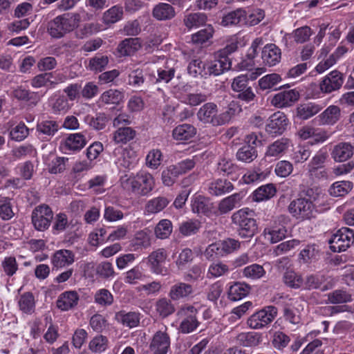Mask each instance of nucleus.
<instances>
[{
  "instance_id": "1",
  "label": "nucleus",
  "mask_w": 354,
  "mask_h": 354,
  "mask_svg": "<svg viewBox=\"0 0 354 354\" xmlns=\"http://www.w3.org/2000/svg\"><path fill=\"white\" fill-rule=\"evenodd\" d=\"M80 15L66 12L60 15L48 23V33L55 39H60L77 27Z\"/></svg>"
},
{
  "instance_id": "2",
  "label": "nucleus",
  "mask_w": 354,
  "mask_h": 354,
  "mask_svg": "<svg viewBox=\"0 0 354 354\" xmlns=\"http://www.w3.org/2000/svg\"><path fill=\"white\" fill-rule=\"evenodd\" d=\"M231 218L241 238L250 239L258 232V225L253 218L252 210L248 208L241 209L233 213Z\"/></svg>"
},
{
  "instance_id": "3",
  "label": "nucleus",
  "mask_w": 354,
  "mask_h": 354,
  "mask_svg": "<svg viewBox=\"0 0 354 354\" xmlns=\"http://www.w3.org/2000/svg\"><path fill=\"white\" fill-rule=\"evenodd\" d=\"M257 75L254 73L248 75H241L233 79L231 84L232 91L236 93L238 99L246 102H251L255 97V94L252 91V86L250 85L249 80H254Z\"/></svg>"
},
{
  "instance_id": "4",
  "label": "nucleus",
  "mask_w": 354,
  "mask_h": 354,
  "mask_svg": "<svg viewBox=\"0 0 354 354\" xmlns=\"http://www.w3.org/2000/svg\"><path fill=\"white\" fill-rule=\"evenodd\" d=\"M245 142V145L238 149L236 157L239 161L249 163L257 158L258 156L257 147L261 145L262 143L255 133L247 135Z\"/></svg>"
},
{
  "instance_id": "5",
  "label": "nucleus",
  "mask_w": 354,
  "mask_h": 354,
  "mask_svg": "<svg viewBox=\"0 0 354 354\" xmlns=\"http://www.w3.org/2000/svg\"><path fill=\"white\" fill-rule=\"evenodd\" d=\"M53 218V212L47 205H39L35 207L32 212V223L37 231L44 232L48 229Z\"/></svg>"
},
{
  "instance_id": "6",
  "label": "nucleus",
  "mask_w": 354,
  "mask_h": 354,
  "mask_svg": "<svg viewBox=\"0 0 354 354\" xmlns=\"http://www.w3.org/2000/svg\"><path fill=\"white\" fill-rule=\"evenodd\" d=\"M288 210L293 217L303 221L313 216L315 206L310 199L301 197L290 203Z\"/></svg>"
},
{
  "instance_id": "7",
  "label": "nucleus",
  "mask_w": 354,
  "mask_h": 354,
  "mask_svg": "<svg viewBox=\"0 0 354 354\" xmlns=\"http://www.w3.org/2000/svg\"><path fill=\"white\" fill-rule=\"evenodd\" d=\"M197 313V309L191 305H185L180 308L178 315L184 317L179 326L182 333H190L198 328L200 323L196 318Z\"/></svg>"
},
{
  "instance_id": "8",
  "label": "nucleus",
  "mask_w": 354,
  "mask_h": 354,
  "mask_svg": "<svg viewBox=\"0 0 354 354\" xmlns=\"http://www.w3.org/2000/svg\"><path fill=\"white\" fill-rule=\"evenodd\" d=\"M277 315V308L268 306L251 315L247 324L251 328L260 329L270 324Z\"/></svg>"
},
{
  "instance_id": "9",
  "label": "nucleus",
  "mask_w": 354,
  "mask_h": 354,
  "mask_svg": "<svg viewBox=\"0 0 354 354\" xmlns=\"http://www.w3.org/2000/svg\"><path fill=\"white\" fill-rule=\"evenodd\" d=\"M334 285L333 278L321 272L308 274L303 279V286L307 290L319 289L324 292L331 289Z\"/></svg>"
},
{
  "instance_id": "10",
  "label": "nucleus",
  "mask_w": 354,
  "mask_h": 354,
  "mask_svg": "<svg viewBox=\"0 0 354 354\" xmlns=\"http://www.w3.org/2000/svg\"><path fill=\"white\" fill-rule=\"evenodd\" d=\"M353 237L354 232L353 230L348 227H342L329 240L330 248L334 252L345 251L351 246Z\"/></svg>"
},
{
  "instance_id": "11",
  "label": "nucleus",
  "mask_w": 354,
  "mask_h": 354,
  "mask_svg": "<svg viewBox=\"0 0 354 354\" xmlns=\"http://www.w3.org/2000/svg\"><path fill=\"white\" fill-rule=\"evenodd\" d=\"M289 124L287 116L281 111L273 113L266 125V131L272 137L281 135Z\"/></svg>"
},
{
  "instance_id": "12",
  "label": "nucleus",
  "mask_w": 354,
  "mask_h": 354,
  "mask_svg": "<svg viewBox=\"0 0 354 354\" xmlns=\"http://www.w3.org/2000/svg\"><path fill=\"white\" fill-rule=\"evenodd\" d=\"M168 254L165 248H158L153 251L147 257L150 270L156 274L166 275L167 269L164 266Z\"/></svg>"
},
{
  "instance_id": "13",
  "label": "nucleus",
  "mask_w": 354,
  "mask_h": 354,
  "mask_svg": "<svg viewBox=\"0 0 354 354\" xmlns=\"http://www.w3.org/2000/svg\"><path fill=\"white\" fill-rule=\"evenodd\" d=\"M170 344V337L166 330H158L155 333L151 339L149 351L151 354H167Z\"/></svg>"
},
{
  "instance_id": "14",
  "label": "nucleus",
  "mask_w": 354,
  "mask_h": 354,
  "mask_svg": "<svg viewBox=\"0 0 354 354\" xmlns=\"http://www.w3.org/2000/svg\"><path fill=\"white\" fill-rule=\"evenodd\" d=\"M196 115L201 122L214 127L218 126V106L216 104L205 103L199 109Z\"/></svg>"
},
{
  "instance_id": "15",
  "label": "nucleus",
  "mask_w": 354,
  "mask_h": 354,
  "mask_svg": "<svg viewBox=\"0 0 354 354\" xmlns=\"http://www.w3.org/2000/svg\"><path fill=\"white\" fill-rule=\"evenodd\" d=\"M343 82V74L335 70L331 71L322 80L319 86L322 92L330 93L339 90L342 87Z\"/></svg>"
},
{
  "instance_id": "16",
  "label": "nucleus",
  "mask_w": 354,
  "mask_h": 354,
  "mask_svg": "<svg viewBox=\"0 0 354 354\" xmlns=\"http://www.w3.org/2000/svg\"><path fill=\"white\" fill-rule=\"evenodd\" d=\"M136 192L141 196H147L155 187V179L152 174L146 171L136 174Z\"/></svg>"
},
{
  "instance_id": "17",
  "label": "nucleus",
  "mask_w": 354,
  "mask_h": 354,
  "mask_svg": "<svg viewBox=\"0 0 354 354\" xmlns=\"http://www.w3.org/2000/svg\"><path fill=\"white\" fill-rule=\"evenodd\" d=\"M141 47L140 38H126L118 44L115 50V55L119 57L131 56L138 51Z\"/></svg>"
},
{
  "instance_id": "18",
  "label": "nucleus",
  "mask_w": 354,
  "mask_h": 354,
  "mask_svg": "<svg viewBox=\"0 0 354 354\" xmlns=\"http://www.w3.org/2000/svg\"><path fill=\"white\" fill-rule=\"evenodd\" d=\"M292 301L288 296H283L279 294L272 297V301L275 304L282 306L285 319L293 324H297L299 323L300 317L290 308Z\"/></svg>"
},
{
  "instance_id": "19",
  "label": "nucleus",
  "mask_w": 354,
  "mask_h": 354,
  "mask_svg": "<svg viewBox=\"0 0 354 354\" xmlns=\"http://www.w3.org/2000/svg\"><path fill=\"white\" fill-rule=\"evenodd\" d=\"M194 294V288L192 285L184 283L178 282L171 286L169 297L172 301H185L192 297Z\"/></svg>"
},
{
  "instance_id": "20",
  "label": "nucleus",
  "mask_w": 354,
  "mask_h": 354,
  "mask_svg": "<svg viewBox=\"0 0 354 354\" xmlns=\"http://www.w3.org/2000/svg\"><path fill=\"white\" fill-rule=\"evenodd\" d=\"M299 98V93L295 90L283 91L275 94L271 100V104L279 108L292 105Z\"/></svg>"
},
{
  "instance_id": "21",
  "label": "nucleus",
  "mask_w": 354,
  "mask_h": 354,
  "mask_svg": "<svg viewBox=\"0 0 354 354\" xmlns=\"http://www.w3.org/2000/svg\"><path fill=\"white\" fill-rule=\"evenodd\" d=\"M341 117V109L338 106L330 105L315 118L319 125H333Z\"/></svg>"
},
{
  "instance_id": "22",
  "label": "nucleus",
  "mask_w": 354,
  "mask_h": 354,
  "mask_svg": "<svg viewBox=\"0 0 354 354\" xmlns=\"http://www.w3.org/2000/svg\"><path fill=\"white\" fill-rule=\"evenodd\" d=\"M290 146V139L281 138L268 146L265 155L266 157L279 158L286 153Z\"/></svg>"
},
{
  "instance_id": "23",
  "label": "nucleus",
  "mask_w": 354,
  "mask_h": 354,
  "mask_svg": "<svg viewBox=\"0 0 354 354\" xmlns=\"http://www.w3.org/2000/svg\"><path fill=\"white\" fill-rule=\"evenodd\" d=\"M354 153V147L349 142H339L334 146L331 157L337 162H345Z\"/></svg>"
},
{
  "instance_id": "24",
  "label": "nucleus",
  "mask_w": 354,
  "mask_h": 354,
  "mask_svg": "<svg viewBox=\"0 0 354 354\" xmlns=\"http://www.w3.org/2000/svg\"><path fill=\"white\" fill-rule=\"evenodd\" d=\"M246 21V10L243 8H237L223 15L221 25L223 26H232L243 25Z\"/></svg>"
},
{
  "instance_id": "25",
  "label": "nucleus",
  "mask_w": 354,
  "mask_h": 354,
  "mask_svg": "<svg viewBox=\"0 0 354 354\" xmlns=\"http://www.w3.org/2000/svg\"><path fill=\"white\" fill-rule=\"evenodd\" d=\"M261 58L265 65L274 66L281 60V50L275 44H268L262 50Z\"/></svg>"
},
{
  "instance_id": "26",
  "label": "nucleus",
  "mask_w": 354,
  "mask_h": 354,
  "mask_svg": "<svg viewBox=\"0 0 354 354\" xmlns=\"http://www.w3.org/2000/svg\"><path fill=\"white\" fill-rule=\"evenodd\" d=\"M234 185L227 179L218 178L209 183L208 192L212 196H219L232 192Z\"/></svg>"
},
{
  "instance_id": "27",
  "label": "nucleus",
  "mask_w": 354,
  "mask_h": 354,
  "mask_svg": "<svg viewBox=\"0 0 354 354\" xmlns=\"http://www.w3.org/2000/svg\"><path fill=\"white\" fill-rule=\"evenodd\" d=\"M79 299L80 297L76 291H66L59 296L57 306L59 309L66 311L76 306Z\"/></svg>"
},
{
  "instance_id": "28",
  "label": "nucleus",
  "mask_w": 354,
  "mask_h": 354,
  "mask_svg": "<svg viewBox=\"0 0 354 354\" xmlns=\"http://www.w3.org/2000/svg\"><path fill=\"white\" fill-rule=\"evenodd\" d=\"M75 254L69 250H59L52 257V263L57 269L68 266L74 263Z\"/></svg>"
},
{
  "instance_id": "29",
  "label": "nucleus",
  "mask_w": 354,
  "mask_h": 354,
  "mask_svg": "<svg viewBox=\"0 0 354 354\" xmlns=\"http://www.w3.org/2000/svg\"><path fill=\"white\" fill-rule=\"evenodd\" d=\"M152 16L158 21H168L176 16V11L171 4L159 3L153 7Z\"/></svg>"
},
{
  "instance_id": "30",
  "label": "nucleus",
  "mask_w": 354,
  "mask_h": 354,
  "mask_svg": "<svg viewBox=\"0 0 354 354\" xmlns=\"http://www.w3.org/2000/svg\"><path fill=\"white\" fill-rule=\"evenodd\" d=\"M171 200L166 196H159L149 200L145 206L147 215L155 214L162 212L170 203Z\"/></svg>"
},
{
  "instance_id": "31",
  "label": "nucleus",
  "mask_w": 354,
  "mask_h": 354,
  "mask_svg": "<svg viewBox=\"0 0 354 354\" xmlns=\"http://www.w3.org/2000/svg\"><path fill=\"white\" fill-rule=\"evenodd\" d=\"M324 106L315 102L299 104L296 109V115L302 120H308L318 113Z\"/></svg>"
},
{
  "instance_id": "32",
  "label": "nucleus",
  "mask_w": 354,
  "mask_h": 354,
  "mask_svg": "<svg viewBox=\"0 0 354 354\" xmlns=\"http://www.w3.org/2000/svg\"><path fill=\"white\" fill-rule=\"evenodd\" d=\"M215 57L214 60L207 64V76L211 75H219L224 71L230 69L232 66L230 59L218 58L216 56Z\"/></svg>"
},
{
  "instance_id": "33",
  "label": "nucleus",
  "mask_w": 354,
  "mask_h": 354,
  "mask_svg": "<svg viewBox=\"0 0 354 354\" xmlns=\"http://www.w3.org/2000/svg\"><path fill=\"white\" fill-rule=\"evenodd\" d=\"M196 133V128L189 124H183L177 126L172 131L174 140L187 141L192 139Z\"/></svg>"
},
{
  "instance_id": "34",
  "label": "nucleus",
  "mask_w": 354,
  "mask_h": 354,
  "mask_svg": "<svg viewBox=\"0 0 354 354\" xmlns=\"http://www.w3.org/2000/svg\"><path fill=\"white\" fill-rule=\"evenodd\" d=\"M207 21V17L206 14L198 12H190L184 16L183 24L190 30L205 25Z\"/></svg>"
},
{
  "instance_id": "35",
  "label": "nucleus",
  "mask_w": 354,
  "mask_h": 354,
  "mask_svg": "<svg viewBox=\"0 0 354 354\" xmlns=\"http://www.w3.org/2000/svg\"><path fill=\"white\" fill-rule=\"evenodd\" d=\"M250 286L245 283L236 282L228 290V299L236 301L245 297L250 292Z\"/></svg>"
},
{
  "instance_id": "36",
  "label": "nucleus",
  "mask_w": 354,
  "mask_h": 354,
  "mask_svg": "<svg viewBox=\"0 0 354 354\" xmlns=\"http://www.w3.org/2000/svg\"><path fill=\"white\" fill-rule=\"evenodd\" d=\"M151 236L146 230H140L131 241L130 246L133 251L146 249L151 246Z\"/></svg>"
},
{
  "instance_id": "37",
  "label": "nucleus",
  "mask_w": 354,
  "mask_h": 354,
  "mask_svg": "<svg viewBox=\"0 0 354 354\" xmlns=\"http://www.w3.org/2000/svg\"><path fill=\"white\" fill-rule=\"evenodd\" d=\"M243 196L241 193H235L222 199L218 206L219 213L225 214L230 212L239 204Z\"/></svg>"
},
{
  "instance_id": "38",
  "label": "nucleus",
  "mask_w": 354,
  "mask_h": 354,
  "mask_svg": "<svg viewBox=\"0 0 354 354\" xmlns=\"http://www.w3.org/2000/svg\"><path fill=\"white\" fill-rule=\"evenodd\" d=\"M319 253L318 245L315 244L307 245L300 251L299 254V261L305 264L310 263L318 259Z\"/></svg>"
},
{
  "instance_id": "39",
  "label": "nucleus",
  "mask_w": 354,
  "mask_h": 354,
  "mask_svg": "<svg viewBox=\"0 0 354 354\" xmlns=\"http://www.w3.org/2000/svg\"><path fill=\"white\" fill-rule=\"evenodd\" d=\"M287 230L283 225L266 227L263 231L265 239L272 243H277L286 237Z\"/></svg>"
},
{
  "instance_id": "40",
  "label": "nucleus",
  "mask_w": 354,
  "mask_h": 354,
  "mask_svg": "<svg viewBox=\"0 0 354 354\" xmlns=\"http://www.w3.org/2000/svg\"><path fill=\"white\" fill-rule=\"evenodd\" d=\"M86 145V140L81 133L69 135L64 141V148L66 150L77 151L82 149Z\"/></svg>"
},
{
  "instance_id": "41",
  "label": "nucleus",
  "mask_w": 354,
  "mask_h": 354,
  "mask_svg": "<svg viewBox=\"0 0 354 354\" xmlns=\"http://www.w3.org/2000/svg\"><path fill=\"white\" fill-rule=\"evenodd\" d=\"M214 29L210 24L205 25V28L192 35V41L197 46H201L210 41L213 37Z\"/></svg>"
},
{
  "instance_id": "42",
  "label": "nucleus",
  "mask_w": 354,
  "mask_h": 354,
  "mask_svg": "<svg viewBox=\"0 0 354 354\" xmlns=\"http://www.w3.org/2000/svg\"><path fill=\"white\" fill-rule=\"evenodd\" d=\"M124 94L117 89L104 91L100 97L99 103L102 104H119L123 100Z\"/></svg>"
},
{
  "instance_id": "43",
  "label": "nucleus",
  "mask_w": 354,
  "mask_h": 354,
  "mask_svg": "<svg viewBox=\"0 0 354 354\" xmlns=\"http://www.w3.org/2000/svg\"><path fill=\"white\" fill-rule=\"evenodd\" d=\"M122 17L123 8L119 5H115L103 13L102 21L106 25H111L120 21Z\"/></svg>"
},
{
  "instance_id": "44",
  "label": "nucleus",
  "mask_w": 354,
  "mask_h": 354,
  "mask_svg": "<svg viewBox=\"0 0 354 354\" xmlns=\"http://www.w3.org/2000/svg\"><path fill=\"white\" fill-rule=\"evenodd\" d=\"M115 318L118 322L129 328L137 326L140 322L139 314L135 312L120 311L115 314Z\"/></svg>"
},
{
  "instance_id": "45",
  "label": "nucleus",
  "mask_w": 354,
  "mask_h": 354,
  "mask_svg": "<svg viewBox=\"0 0 354 354\" xmlns=\"http://www.w3.org/2000/svg\"><path fill=\"white\" fill-rule=\"evenodd\" d=\"M171 301V299L164 297L156 302L155 309L160 317L166 318L175 312L176 309Z\"/></svg>"
},
{
  "instance_id": "46",
  "label": "nucleus",
  "mask_w": 354,
  "mask_h": 354,
  "mask_svg": "<svg viewBox=\"0 0 354 354\" xmlns=\"http://www.w3.org/2000/svg\"><path fill=\"white\" fill-rule=\"evenodd\" d=\"M327 158V153L322 151H318L311 159L307 166L308 171L310 176L316 175V172L319 169H322L324 167L325 161Z\"/></svg>"
},
{
  "instance_id": "47",
  "label": "nucleus",
  "mask_w": 354,
  "mask_h": 354,
  "mask_svg": "<svg viewBox=\"0 0 354 354\" xmlns=\"http://www.w3.org/2000/svg\"><path fill=\"white\" fill-rule=\"evenodd\" d=\"M276 192L273 184L262 185L253 192V200L257 202L268 200L275 195Z\"/></svg>"
},
{
  "instance_id": "48",
  "label": "nucleus",
  "mask_w": 354,
  "mask_h": 354,
  "mask_svg": "<svg viewBox=\"0 0 354 354\" xmlns=\"http://www.w3.org/2000/svg\"><path fill=\"white\" fill-rule=\"evenodd\" d=\"M201 227V223L196 219H189L179 225V232L184 236L196 234Z\"/></svg>"
},
{
  "instance_id": "49",
  "label": "nucleus",
  "mask_w": 354,
  "mask_h": 354,
  "mask_svg": "<svg viewBox=\"0 0 354 354\" xmlns=\"http://www.w3.org/2000/svg\"><path fill=\"white\" fill-rule=\"evenodd\" d=\"M353 189V183L351 181H338L334 183L329 188V193L334 197L343 196Z\"/></svg>"
},
{
  "instance_id": "50",
  "label": "nucleus",
  "mask_w": 354,
  "mask_h": 354,
  "mask_svg": "<svg viewBox=\"0 0 354 354\" xmlns=\"http://www.w3.org/2000/svg\"><path fill=\"white\" fill-rule=\"evenodd\" d=\"M136 136V131L131 127H118L114 133L113 140L118 144H126L133 140Z\"/></svg>"
},
{
  "instance_id": "51",
  "label": "nucleus",
  "mask_w": 354,
  "mask_h": 354,
  "mask_svg": "<svg viewBox=\"0 0 354 354\" xmlns=\"http://www.w3.org/2000/svg\"><path fill=\"white\" fill-rule=\"evenodd\" d=\"M85 122L95 130L103 129L108 121L106 115L103 113H96L95 115H88L84 118Z\"/></svg>"
},
{
  "instance_id": "52",
  "label": "nucleus",
  "mask_w": 354,
  "mask_h": 354,
  "mask_svg": "<svg viewBox=\"0 0 354 354\" xmlns=\"http://www.w3.org/2000/svg\"><path fill=\"white\" fill-rule=\"evenodd\" d=\"M241 111L236 102H232L227 107L226 111L218 114V126L228 123L231 119Z\"/></svg>"
},
{
  "instance_id": "53",
  "label": "nucleus",
  "mask_w": 354,
  "mask_h": 354,
  "mask_svg": "<svg viewBox=\"0 0 354 354\" xmlns=\"http://www.w3.org/2000/svg\"><path fill=\"white\" fill-rule=\"evenodd\" d=\"M180 174L174 165L165 168L161 173V180L165 186H172L177 180Z\"/></svg>"
},
{
  "instance_id": "54",
  "label": "nucleus",
  "mask_w": 354,
  "mask_h": 354,
  "mask_svg": "<svg viewBox=\"0 0 354 354\" xmlns=\"http://www.w3.org/2000/svg\"><path fill=\"white\" fill-rule=\"evenodd\" d=\"M172 223L169 219H162L156 225L154 232L158 239H165L168 238L172 232Z\"/></svg>"
},
{
  "instance_id": "55",
  "label": "nucleus",
  "mask_w": 354,
  "mask_h": 354,
  "mask_svg": "<svg viewBox=\"0 0 354 354\" xmlns=\"http://www.w3.org/2000/svg\"><path fill=\"white\" fill-rule=\"evenodd\" d=\"M19 306L21 310L27 314H31L35 310V302L31 292H25L19 300Z\"/></svg>"
},
{
  "instance_id": "56",
  "label": "nucleus",
  "mask_w": 354,
  "mask_h": 354,
  "mask_svg": "<svg viewBox=\"0 0 354 354\" xmlns=\"http://www.w3.org/2000/svg\"><path fill=\"white\" fill-rule=\"evenodd\" d=\"M216 171L220 175L230 176L236 174L239 167L232 160L223 158L218 162Z\"/></svg>"
},
{
  "instance_id": "57",
  "label": "nucleus",
  "mask_w": 354,
  "mask_h": 354,
  "mask_svg": "<svg viewBox=\"0 0 354 354\" xmlns=\"http://www.w3.org/2000/svg\"><path fill=\"white\" fill-rule=\"evenodd\" d=\"M109 63V57L106 55L97 54L89 60L88 68L95 73L102 72Z\"/></svg>"
},
{
  "instance_id": "58",
  "label": "nucleus",
  "mask_w": 354,
  "mask_h": 354,
  "mask_svg": "<svg viewBox=\"0 0 354 354\" xmlns=\"http://www.w3.org/2000/svg\"><path fill=\"white\" fill-rule=\"evenodd\" d=\"M238 342L243 346H255L261 342V335L256 333H242L237 336Z\"/></svg>"
},
{
  "instance_id": "59",
  "label": "nucleus",
  "mask_w": 354,
  "mask_h": 354,
  "mask_svg": "<svg viewBox=\"0 0 354 354\" xmlns=\"http://www.w3.org/2000/svg\"><path fill=\"white\" fill-rule=\"evenodd\" d=\"M187 71L194 77L201 75L206 77L207 76V64L198 59H194L189 64Z\"/></svg>"
},
{
  "instance_id": "60",
  "label": "nucleus",
  "mask_w": 354,
  "mask_h": 354,
  "mask_svg": "<svg viewBox=\"0 0 354 354\" xmlns=\"http://www.w3.org/2000/svg\"><path fill=\"white\" fill-rule=\"evenodd\" d=\"M284 283L292 288H299L303 286V278L294 271H286L283 277Z\"/></svg>"
},
{
  "instance_id": "61",
  "label": "nucleus",
  "mask_w": 354,
  "mask_h": 354,
  "mask_svg": "<svg viewBox=\"0 0 354 354\" xmlns=\"http://www.w3.org/2000/svg\"><path fill=\"white\" fill-rule=\"evenodd\" d=\"M51 109L54 113H65L71 109V105L66 97L59 95L53 100Z\"/></svg>"
},
{
  "instance_id": "62",
  "label": "nucleus",
  "mask_w": 354,
  "mask_h": 354,
  "mask_svg": "<svg viewBox=\"0 0 354 354\" xmlns=\"http://www.w3.org/2000/svg\"><path fill=\"white\" fill-rule=\"evenodd\" d=\"M181 102L192 106H198L207 100V95L205 93H189L182 95Z\"/></svg>"
},
{
  "instance_id": "63",
  "label": "nucleus",
  "mask_w": 354,
  "mask_h": 354,
  "mask_svg": "<svg viewBox=\"0 0 354 354\" xmlns=\"http://www.w3.org/2000/svg\"><path fill=\"white\" fill-rule=\"evenodd\" d=\"M243 274L247 278L259 279L266 274V271L262 266L254 263L245 267L243 270Z\"/></svg>"
},
{
  "instance_id": "64",
  "label": "nucleus",
  "mask_w": 354,
  "mask_h": 354,
  "mask_svg": "<svg viewBox=\"0 0 354 354\" xmlns=\"http://www.w3.org/2000/svg\"><path fill=\"white\" fill-rule=\"evenodd\" d=\"M69 159L66 157H56L48 165V170L50 174L63 172L67 166Z\"/></svg>"
}]
</instances>
